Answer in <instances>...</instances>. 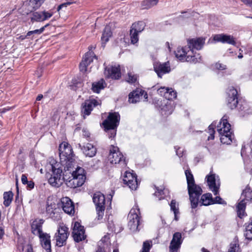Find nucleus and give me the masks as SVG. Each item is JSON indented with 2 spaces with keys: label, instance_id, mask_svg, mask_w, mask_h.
I'll list each match as a JSON object with an SVG mask.
<instances>
[{
  "label": "nucleus",
  "instance_id": "34",
  "mask_svg": "<svg viewBox=\"0 0 252 252\" xmlns=\"http://www.w3.org/2000/svg\"><path fill=\"white\" fill-rule=\"evenodd\" d=\"M111 35L112 32L110 27L109 26H106L101 36L102 44L107 42L109 40V38L110 37Z\"/></svg>",
  "mask_w": 252,
  "mask_h": 252
},
{
  "label": "nucleus",
  "instance_id": "45",
  "mask_svg": "<svg viewBox=\"0 0 252 252\" xmlns=\"http://www.w3.org/2000/svg\"><path fill=\"white\" fill-rule=\"evenodd\" d=\"M138 33L139 32H135L132 30H130V40L132 44H135L138 42L139 40Z\"/></svg>",
  "mask_w": 252,
  "mask_h": 252
},
{
  "label": "nucleus",
  "instance_id": "28",
  "mask_svg": "<svg viewBox=\"0 0 252 252\" xmlns=\"http://www.w3.org/2000/svg\"><path fill=\"white\" fill-rule=\"evenodd\" d=\"M58 210V204L55 202L50 203L48 200L47 202L46 212L51 218L55 217Z\"/></svg>",
  "mask_w": 252,
  "mask_h": 252
},
{
  "label": "nucleus",
  "instance_id": "49",
  "mask_svg": "<svg viewBox=\"0 0 252 252\" xmlns=\"http://www.w3.org/2000/svg\"><path fill=\"white\" fill-rule=\"evenodd\" d=\"M151 248L150 242L146 241L144 242L141 252H149Z\"/></svg>",
  "mask_w": 252,
  "mask_h": 252
},
{
  "label": "nucleus",
  "instance_id": "22",
  "mask_svg": "<svg viewBox=\"0 0 252 252\" xmlns=\"http://www.w3.org/2000/svg\"><path fill=\"white\" fill-rule=\"evenodd\" d=\"M61 204L64 212L69 215H73L75 212L74 206L71 199L67 197L61 199Z\"/></svg>",
  "mask_w": 252,
  "mask_h": 252
},
{
  "label": "nucleus",
  "instance_id": "13",
  "mask_svg": "<svg viewBox=\"0 0 252 252\" xmlns=\"http://www.w3.org/2000/svg\"><path fill=\"white\" fill-rule=\"evenodd\" d=\"M120 116L116 112L110 113L107 118L102 123L106 130H114L119 125Z\"/></svg>",
  "mask_w": 252,
  "mask_h": 252
},
{
  "label": "nucleus",
  "instance_id": "10",
  "mask_svg": "<svg viewBox=\"0 0 252 252\" xmlns=\"http://www.w3.org/2000/svg\"><path fill=\"white\" fill-rule=\"evenodd\" d=\"M69 234L68 227L63 224L60 225L54 236L56 245L60 247L65 245Z\"/></svg>",
  "mask_w": 252,
  "mask_h": 252
},
{
  "label": "nucleus",
  "instance_id": "2",
  "mask_svg": "<svg viewBox=\"0 0 252 252\" xmlns=\"http://www.w3.org/2000/svg\"><path fill=\"white\" fill-rule=\"evenodd\" d=\"M227 116L224 115L217 126L220 135V142L223 144H230L232 142L233 135L231 131V125L228 123Z\"/></svg>",
  "mask_w": 252,
  "mask_h": 252
},
{
  "label": "nucleus",
  "instance_id": "11",
  "mask_svg": "<svg viewBox=\"0 0 252 252\" xmlns=\"http://www.w3.org/2000/svg\"><path fill=\"white\" fill-rule=\"evenodd\" d=\"M101 101L99 99L94 97H90L88 99L86 100L82 104L81 112L85 117V115H89L94 107L98 105H100Z\"/></svg>",
  "mask_w": 252,
  "mask_h": 252
},
{
  "label": "nucleus",
  "instance_id": "31",
  "mask_svg": "<svg viewBox=\"0 0 252 252\" xmlns=\"http://www.w3.org/2000/svg\"><path fill=\"white\" fill-rule=\"evenodd\" d=\"M45 0H30L28 2V10L30 11L38 8Z\"/></svg>",
  "mask_w": 252,
  "mask_h": 252
},
{
  "label": "nucleus",
  "instance_id": "24",
  "mask_svg": "<svg viewBox=\"0 0 252 252\" xmlns=\"http://www.w3.org/2000/svg\"><path fill=\"white\" fill-rule=\"evenodd\" d=\"M213 39L215 41L220 42L223 43H228L234 45L236 43L234 38L230 35L225 34H218L214 36Z\"/></svg>",
  "mask_w": 252,
  "mask_h": 252
},
{
  "label": "nucleus",
  "instance_id": "48",
  "mask_svg": "<svg viewBox=\"0 0 252 252\" xmlns=\"http://www.w3.org/2000/svg\"><path fill=\"white\" fill-rule=\"evenodd\" d=\"M208 132L210 133V136L208 137V139H214L215 130L213 124L210 125L208 127Z\"/></svg>",
  "mask_w": 252,
  "mask_h": 252
},
{
  "label": "nucleus",
  "instance_id": "20",
  "mask_svg": "<svg viewBox=\"0 0 252 252\" xmlns=\"http://www.w3.org/2000/svg\"><path fill=\"white\" fill-rule=\"evenodd\" d=\"M154 70L160 78L165 73H169L170 70V66L169 62L164 63H156L154 64Z\"/></svg>",
  "mask_w": 252,
  "mask_h": 252
},
{
  "label": "nucleus",
  "instance_id": "32",
  "mask_svg": "<svg viewBox=\"0 0 252 252\" xmlns=\"http://www.w3.org/2000/svg\"><path fill=\"white\" fill-rule=\"evenodd\" d=\"M200 202L202 205L208 206L213 204V199L211 193H206L203 194L201 198Z\"/></svg>",
  "mask_w": 252,
  "mask_h": 252
},
{
  "label": "nucleus",
  "instance_id": "8",
  "mask_svg": "<svg viewBox=\"0 0 252 252\" xmlns=\"http://www.w3.org/2000/svg\"><path fill=\"white\" fill-rule=\"evenodd\" d=\"M189 200L192 208L197 207L200 196L202 193V190L200 187L195 184L188 187Z\"/></svg>",
  "mask_w": 252,
  "mask_h": 252
},
{
  "label": "nucleus",
  "instance_id": "56",
  "mask_svg": "<svg viewBox=\"0 0 252 252\" xmlns=\"http://www.w3.org/2000/svg\"><path fill=\"white\" fill-rule=\"evenodd\" d=\"M215 66H216V68H217L219 70H224L226 68L225 65L220 63H216Z\"/></svg>",
  "mask_w": 252,
  "mask_h": 252
},
{
  "label": "nucleus",
  "instance_id": "33",
  "mask_svg": "<svg viewBox=\"0 0 252 252\" xmlns=\"http://www.w3.org/2000/svg\"><path fill=\"white\" fill-rule=\"evenodd\" d=\"M105 84L104 80L102 79L98 82L93 83L92 89L94 92L98 93L101 90L104 88Z\"/></svg>",
  "mask_w": 252,
  "mask_h": 252
},
{
  "label": "nucleus",
  "instance_id": "30",
  "mask_svg": "<svg viewBox=\"0 0 252 252\" xmlns=\"http://www.w3.org/2000/svg\"><path fill=\"white\" fill-rule=\"evenodd\" d=\"M201 61V57L199 54L194 53H191L190 51H189V54L187 56L186 58V61L191 63H196L200 62Z\"/></svg>",
  "mask_w": 252,
  "mask_h": 252
},
{
  "label": "nucleus",
  "instance_id": "6",
  "mask_svg": "<svg viewBox=\"0 0 252 252\" xmlns=\"http://www.w3.org/2000/svg\"><path fill=\"white\" fill-rule=\"evenodd\" d=\"M140 210L137 205H135L130 211L128 214L129 221L128 226L133 232L138 230L140 223Z\"/></svg>",
  "mask_w": 252,
  "mask_h": 252
},
{
  "label": "nucleus",
  "instance_id": "15",
  "mask_svg": "<svg viewBox=\"0 0 252 252\" xmlns=\"http://www.w3.org/2000/svg\"><path fill=\"white\" fill-rule=\"evenodd\" d=\"M72 236L74 240L76 242L82 241L85 239L86 236L85 235L84 226H82L78 222H75L72 230Z\"/></svg>",
  "mask_w": 252,
  "mask_h": 252
},
{
  "label": "nucleus",
  "instance_id": "14",
  "mask_svg": "<svg viewBox=\"0 0 252 252\" xmlns=\"http://www.w3.org/2000/svg\"><path fill=\"white\" fill-rule=\"evenodd\" d=\"M219 177L215 174L210 173V175L206 176L207 182L210 189L214 193V195H217L220 186Z\"/></svg>",
  "mask_w": 252,
  "mask_h": 252
},
{
  "label": "nucleus",
  "instance_id": "7",
  "mask_svg": "<svg viewBox=\"0 0 252 252\" xmlns=\"http://www.w3.org/2000/svg\"><path fill=\"white\" fill-rule=\"evenodd\" d=\"M108 159L111 164H120L122 166L126 165L125 159L118 147L111 145L109 149Z\"/></svg>",
  "mask_w": 252,
  "mask_h": 252
},
{
  "label": "nucleus",
  "instance_id": "54",
  "mask_svg": "<svg viewBox=\"0 0 252 252\" xmlns=\"http://www.w3.org/2000/svg\"><path fill=\"white\" fill-rule=\"evenodd\" d=\"M87 53H90L89 56H87L88 59V65L93 62V58L96 59V56L94 55V53L92 52V51H89Z\"/></svg>",
  "mask_w": 252,
  "mask_h": 252
},
{
  "label": "nucleus",
  "instance_id": "47",
  "mask_svg": "<svg viewBox=\"0 0 252 252\" xmlns=\"http://www.w3.org/2000/svg\"><path fill=\"white\" fill-rule=\"evenodd\" d=\"M44 30V27H42L40 29L35 30L34 31H29L27 33V36H30L34 34H41Z\"/></svg>",
  "mask_w": 252,
  "mask_h": 252
},
{
  "label": "nucleus",
  "instance_id": "4",
  "mask_svg": "<svg viewBox=\"0 0 252 252\" xmlns=\"http://www.w3.org/2000/svg\"><path fill=\"white\" fill-rule=\"evenodd\" d=\"M72 178L67 182L66 185L71 188H76L82 186L85 183L86 175L84 169L77 167L71 174Z\"/></svg>",
  "mask_w": 252,
  "mask_h": 252
},
{
  "label": "nucleus",
  "instance_id": "55",
  "mask_svg": "<svg viewBox=\"0 0 252 252\" xmlns=\"http://www.w3.org/2000/svg\"><path fill=\"white\" fill-rule=\"evenodd\" d=\"M214 203H218L220 204H226V202L222 200V199L220 196H216L214 199H213V204Z\"/></svg>",
  "mask_w": 252,
  "mask_h": 252
},
{
  "label": "nucleus",
  "instance_id": "46",
  "mask_svg": "<svg viewBox=\"0 0 252 252\" xmlns=\"http://www.w3.org/2000/svg\"><path fill=\"white\" fill-rule=\"evenodd\" d=\"M137 79V76L136 75L133 74L132 73H128V77L126 79V81L129 83H134L136 82Z\"/></svg>",
  "mask_w": 252,
  "mask_h": 252
},
{
  "label": "nucleus",
  "instance_id": "37",
  "mask_svg": "<svg viewBox=\"0 0 252 252\" xmlns=\"http://www.w3.org/2000/svg\"><path fill=\"white\" fill-rule=\"evenodd\" d=\"M144 29V23L142 22H138L132 24L131 29L137 32H141Z\"/></svg>",
  "mask_w": 252,
  "mask_h": 252
},
{
  "label": "nucleus",
  "instance_id": "52",
  "mask_svg": "<svg viewBox=\"0 0 252 252\" xmlns=\"http://www.w3.org/2000/svg\"><path fill=\"white\" fill-rule=\"evenodd\" d=\"M42 13L43 21L50 18L53 15L52 13H50V12H47L45 11L42 12Z\"/></svg>",
  "mask_w": 252,
  "mask_h": 252
},
{
  "label": "nucleus",
  "instance_id": "19",
  "mask_svg": "<svg viewBox=\"0 0 252 252\" xmlns=\"http://www.w3.org/2000/svg\"><path fill=\"white\" fill-rule=\"evenodd\" d=\"M205 43V38L199 37L188 40V46L190 49V52L193 54V50H200Z\"/></svg>",
  "mask_w": 252,
  "mask_h": 252
},
{
  "label": "nucleus",
  "instance_id": "60",
  "mask_svg": "<svg viewBox=\"0 0 252 252\" xmlns=\"http://www.w3.org/2000/svg\"><path fill=\"white\" fill-rule=\"evenodd\" d=\"M25 252H33L32 248L31 245H27L24 248Z\"/></svg>",
  "mask_w": 252,
  "mask_h": 252
},
{
  "label": "nucleus",
  "instance_id": "36",
  "mask_svg": "<svg viewBox=\"0 0 252 252\" xmlns=\"http://www.w3.org/2000/svg\"><path fill=\"white\" fill-rule=\"evenodd\" d=\"M244 235L246 239H252V220L249 223L245 224V231Z\"/></svg>",
  "mask_w": 252,
  "mask_h": 252
},
{
  "label": "nucleus",
  "instance_id": "9",
  "mask_svg": "<svg viewBox=\"0 0 252 252\" xmlns=\"http://www.w3.org/2000/svg\"><path fill=\"white\" fill-rule=\"evenodd\" d=\"M93 201L96 206L98 220L101 219L105 210V199L104 195L100 192H96L94 194Z\"/></svg>",
  "mask_w": 252,
  "mask_h": 252
},
{
  "label": "nucleus",
  "instance_id": "3",
  "mask_svg": "<svg viewBox=\"0 0 252 252\" xmlns=\"http://www.w3.org/2000/svg\"><path fill=\"white\" fill-rule=\"evenodd\" d=\"M59 164L56 163L49 164L47 165L49 170H52V174L48 179L49 183L53 187L58 188L60 187L64 180L62 175V169L58 167Z\"/></svg>",
  "mask_w": 252,
  "mask_h": 252
},
{
  "label": "nucleus",
  "instance_id": "63",
  "mask_svg": "<svg viewBox=\"0 0 252 252\" xmlns=\"http://www.w3.org/2000/svg\"><path fill=\"white\" fill-rule=\"evenodd\" d=\"M166 46L168 48L169 51H171V48L170 46V44L168 42H167L165 44Z\"/></svg>",
  "mask_w": 252,
  "mask_h": 252
},
{
  "label": "nucleus",
  "instance_id": "23",
  "mask_svg": "<svg viewBox=\"0 0 252 252\" xmlns=\"http://www.w3.org/2000/svg\"><path fill=\"white\" fill-rule=\"evenodd\" d=\"M105 75L112 79H118L121 77L120 66L106 67L104 70Z\"/></svg>",
  "mask_w": 252,
  "mask_h": 252
},
{
  "label": "nucleus",
  "instance_id": "18",
  "mask_svg": "<svg viewBox=\"0 0 252 252\" xmlns=\"http://www.w3.org/2000/svg\"><path fill=\"white\" fill-rule=\"evenodd\" d=\"M182 243V235L180 232L173 234L169 247V252H178Z\"/></svg>",
  "mask_w": 252,
  "mask_h": 252
},
{
  "label": "nucleus",
  "instance_id": "16",
  "mask_svg": "<svg viewBox=\"0 0 252 252\" xmlns=\"http://www.w3.org/2000/svg\"><path fill=\"white\" fill-rule=\"evenodd\" d=\"M125 184L132 190H135L138 187V182L135 174L130 172L126 171L123 178Z\"/></svg>",
  "mask_w": 252,
  "mask_h": 252
},
{
  "label": "nucleus",
  "instance_id": "38",
  "mask_svg": "<svg viewBox=\"0 0 252 252\" xmlns=\"http://www.w3.org/2000/svg\"><path fill=\"white\" fill-rule=\"evenodd\" d=\"M158 0H145L142 3V7L143 9H149L156 5Z\"/></svg>",
  "mask_w": 252,
  "mask_h": 252
},
{
  "label": "nucleus",
  "instance_id": "61",
  "mask_svg": "<svg viewBox=\"0 0 252 252\" xmlns=\"http://www.w3.org/2000/svg\"><path fill=\"white\" fill-rule=\"evenodd\" d=\"M4 234V230L2 227H0V240L2 239Z\"/></svg>",
  "mask_w": 252,
  "mask_h": 252
},
{
  "label": "nucleus",
  "instance_id": "40",
  "mask_svg": "<svg viewBox=\"0 0 252 252\" xmlns=\"http://www.w3.org/2000/svg\"><path fill=\"white\" fill-rule=\"evenodd\" d=\"M90 53H86L85 56L83 57V60L80 63V70L82 72H85L87 70V67L88 65L87 56H89Z\"/></svg>",
  "mask_w": 252,
  "mask_h": 252
},
{
  "label": "nucleus",
  "instance_id": "44",
  "mask_svg": "<svg viewBox=\"0 0 252 252\" xmlns=\"http://www.w3.org/2000/svg\"><path fill=\"white\" fill-rule=\"evenodd\" d=\"M31 21L32 22H33L34 21H43L42 12H35L33 13L32 17L31 18Z\"/></svg>",
  "mask_w": 252,
  "mask_h": 252
},
{
  "label": "nucleus",
  "instance_id": "35",
  "mask_svg": "<svg viewBox=\"0 0 252 252\" xmlns=\"http://www.w3.org/2000/svg\"><path fill=\"white\" fill-rule=\"evenodd\" d=\"M13 194L12 191L4 192L3 193V204L5 207L10 205L13 199Z\"/></svg>",
  "mask_w": 252,
  "mask_h": 252
},
{
  "label": "nucleus",
  "instance_id": "17",
  "mask_svg": "<svg viewBox=\"0 0 252 252\" xmlns=\"http://www.w3.org/2000/svg\"><path fill=\"white\" fill-rule=\"evenodd\" d=\"M143 98L146 100L148 94L145 91L136 90L129 94L128 101L130 103H135L140 101Z\"/></svg>",
  "mask_w": 252,
  "mask_h": 252
},
{
  "label": "nucleus",
  "instance_id": "29",
  "mask_svg": "<svg viewBox=\"0 0 252 252\" xmlns=\"http://www.w3.org/2000/svg\"><path fill=\"white\" fill-rule=\"evenodd\" d=\"M188 47H178L175 52L176 57L180 60H183L189 53V50H188Z\"/></svg>",
  "mask_w": 252,
  "mask_h": 252
},
{
  "label": "nucleus",
  "instance_id": "5",
  "mask_svg": "<svg viewBox=\"0 0 252 252\" xmlns=\"http://www.w3.org/2000/svg\"><path fill=\"white\" fill-rule=\"evenodd\" d=\"M242 196H244L245 198L238 203L236 207L237 215L240 218H242L245 215L246 201H250L252 202V189L249 186L243 190Z\"/></svg>",
  "mask_w": 252,
  "mask_h": 252
},
{
  "label": "nucleus",
  "instance_id": "59",
  "mask_svg": "<svg viewBox=\"0 0 252 252\" xmlns=\"http://www.w3.org/2000/svg\"><path fill=\"white\" fill-rule=\"evenodd\" d=\"M244 4L252 7V0H241Z\"/></svg>",
  "mask_w": 252,
  "mask_h": 252
},
{
  "label": "nucleus",
  "instance_id": "1",
  "mask_svg": "<svg viewBox=\"0 0 252 252\" xmlns=\"http://www.w3.org/2000/svg\"><path fill=\"white\" fill-rule=\"evenodd\" d=\"M59 150L61 164L64 166L65 169L68 171L74 161L71 147L68 143L63 142L60 145Z\"/></svg>",
  "mask_w": 252,
  "mask_h": 252
},
{
  "label": "nucleus",
  "instance_id": "64",
  "mask_svg": "<svg viewBox=\"0 0 252 252\" xmlns=\"http://www.w3.org/2000/svg\"><path fill=\"white\" fill-rule=\"evenodd\" d=\"M28 36H27V35H25V36H24V35H21V36H20V39H21L22 40H24V39H25L27 38L28 37Z\"/></svg>",
  "mask_w": 252,
  "mask_h": 252
},
{
  "label": "nucleus",
  "instance_id": "42",
  "mask_svg": "<svg viewBox=\"0 0 252 252\" xmlns=\"http://www.w3.org/2000/svg\"><path fill=\"white\" fill-rule=\"evenodd\" d=\"M239 244L238 240L235 239L230 244V248L228 252H238Z\"/></svg>",
  "mask_w": 252,
  "mask_h": 252
},
{
  "label": "nucleus",
  "instance_id": "57",
  "mask_svg": "<svg viewBox=\"0 0 252 252\" xmlns=\"http://www.w3.org/2000/svg\"><path fill=\"white\" fill-rule=\"evenodd\" d=\"M26 185H27V189L29 190L33 189L34 187V183L32 181H28V183H27Z\"/></svg>",
  "mask_w": 252,
  "mask_h": 252
},
{
  "label": "nucleus",
  "instance_id": "27",
  "mask_svg": "<svg viewBox=\"0 0 252 252\" xmlns=\"http://www.w3.org/2000/svg\"><path fill=\"white\" fill-rule=\"evenodd\" d=\"M43 220L42 219L35 220L32 224V231L34 235L40 236L43 233L42 231V225Z\"/></svg>",
  "mask_w": 252,
  "mask_h": 252
},
{
  "label": "nucleus",
  "instance_id": "26",
  "mask_svg": "<svg viewBox=\"0 0 252 252\" xmlns=\"http://www.w3.org/2000/svg\"><path fill=\"white\" fill-rule=\"evenodd\" d=\"M39 237L40 239L42 247L47 252H51V240L50 236L47 233H43Z\"/></svg>",
  "mask_w": 252,
  "mask_h": 252
},
{
  "label": "nucleus",
  "instance_id": "41",
  "mask_svg": "<svg viewBox=\"0 0 252 252\" xmlns=\"http://www.w3.org/2000/svg\"><path fill=\"white\" fill-rule=\"evenodd\" d=\"M185 175L186 176L188 187L192 185L195 184L194 178L193 175L191 173L190 170H186L185 171Z\"/></svg>",
  "mask_w": 252,
  "mask_h": 252
},
{
  "label": "nucleus",
  "instance_id": "25",
  "mask_svg": "<svg viewBox=\"0 0 252 252\" xmlns=\"http://www.w3.org/2000/svg\"><path fill=\"white\" fill-rule=\"evenodd\" d=\"M79 147L86 157H93L96 153V149L91 143H87L83 146L79 144Z\"/></svg>",
  "mask_w": 252,
  "mask_h": 252
},
{
  "label": "nucleus",
  "instance_id": "62",
  "mask_svg": "<svg viewBox=\"0 0 252 252\" xmlns=\"http://www.w3.org/2000/svg\"><path fill=\"white\" fill-rule=\"evenodd\" d=\"M43 98V95L40 94H39L37 97H36V100L39 101Z\"/></svg>",
  "mask_w": 252,
  "mask_h": 252
},
{
  "label": "nucleus",
  "instance_id": "58",
  "mask_svg": "<svg viewBox=\"0 0 252 252\" xmlns=\"http://www.w3.org/2000/svg\"><path fill=\"white\" fill-rule=\"evenodd\" d=\"M21 181L23 184L26 185L28 182L27 177L25 174H22L21 177Z\"/></svg>",
  "mask_w": 252,
  "mask_h": 252
},
{
  "label": "nucleus",
  "instance_id": "51",
  "mask_svg": "<svg viewBox=\"0 0 252 252\" xmlns=\"http://www.w3.org/2000/svg\"><path fill=\"white\" fill-rule=\"evenodd\" d=\"M154 194L155 196H157L159 197V200L163 198V196H162L163 194V190L161 189H157V191H155Z\"/></svg>",
  "mask_w": 252,
  "mask_h": 252
},
{
  "label": "nucleus",
  "instance_id": "53",
  "mask_svg": "<svg viewBox=\"0 0 252 252\" xmlns=\"http://www.w3.org/2000/svg\"><path fill=\"white\" fill-rule=\"evenodd\" d=\"M68 1L66 2H64L63 3H62L60 4L58 7V11H59L60 9H61L63 7H66L67 5H69L71 4V3L75 2V1H74V0H67Z\"/></svg>",
  "mask_w": 252,
  "mask_h": 252
},
{
  "label": "nucleus",
  "instance_id": "12",
  "mask_svg": "<svg viewBox=\"0 0 252 252\" xmlns=\"http://www.w3.org/2000/svg\"><path fill=\"white\" fill-rule=\"evenodd\" d=\"M120 116L116 112L110 113L107 118L102 123L106 130H114L119 125Z\"/></svg>",
  "mask_w": 252,
  "mask_h": 252
},
{
  "label": "nucleus",
  "instance_id": "43",
  "mask_svg": "<svg viewBox=\"0 0 252 252\" xmlns=\"http://www.w3.org/2000/svg\"><path fill=\"white\" fill-rule=\"evenodd\" d=\"M177 97L176 92L172 88H168V91L166 92L165 98L168 100H173Z\"/></svg>",
  "mask_w": 252,
  "mask_h": 252
},
{
  "label": "nucleus",
  "instance_id": "21",
  "mask_svg": "<svg viewBox=\"0 0 252 252\" xmlns=\"http://www.w3.org/2000/svg\"><path fill=\"white\" fill-rule=\"evenodd\" d=\"M237 91L233 87L230 88L227 98V106L231 109H233L237 106L238 104Z\"/></svg>",
  "mask_w": 252,
  "mask_h": 252
},
{
  "label": "nucleus",
  "instance_id": "50",
  "mask_svg": "<svg viewBox=\"0 0 252 252\" xmlns=\"http://www.w3.org/2000/svg\"><path fill=\"white\" fill-rule=\"evenodd\" d=\"M169 88L161 87L158 90V93L161 96L165 98L166 92L168 91Z\"/></svg>",
  "mask_w": 252,
  "mask_h": 252
},
{
  "label": "nucleus",
  "instance_id": "39",
  "mask_svg": "<svg viewBox=\"0 0 252 252\" xmlns=\"http://www.w3.org/2000/svg\"><path fill=\"white\" fill-rule=\"evenodd\" d=\"M171 210L174 212V219L176 220H178L177 217L178 214H179L178 205L176 204V202L175 200H172L170 204Z\"/></svg>",
  "mask_w": 252,
  "mask_h": 252
}]
</instances>
